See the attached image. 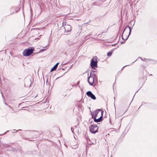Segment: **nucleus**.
I'll return each instance as SVG.
<instances>
[{"label": "nucleus", "instance_id": "obj_4", "mask_svg": "<svg viewBox=\"0 0 157 157\" xmlns=\"http://www.w3.org/2000/svg\"><path fill=\"white\" fill-rule=\"evenodd\" d=\"M98 128L96 125H92L90 128V131L91 133L95 134L98 132Z\"/></svg>", "mask_w": 157, "mask_h": 157}, {"label": "nucleus", "instance_id": "obj_7", "mask_svg": "<svg viewBox=\"0 0 157 157\" xmlns=\"http://www.w3.org/2000/svg\"><path fill=\"white\" fill-rule=\"evenodd\" d=\"M101 110L100 109H98L96 110L94 113L92 114V117L96 118L98 113Z\"/></svg>", "mask_w": 157, "mask_h": 157}, {"label": "nucleus", "instance_id": "obj_10", "mask_svg": "<svg viewBox=\"0 0 157 157\" xmlns=\"http://www.w3.org/2000/svg\"><path fill=\"white\" fill-rule=\"evenodd\" d=\"M59 64V63H56L54 66L51 69V72L52 71L55 70L57 68Z\"/></svg>", "mask_w": 157, "mask_h": 157}, {"label": "nucleus", "instance_id": "obj_8", "mask_svg": "<svg viewBox=\"0 0 157 157\" xmlns=\"http://www.w3.org/2000/svg\"><path fill=\"white\" fill-rule=\"evenodd\" d=\"M102 113L103 112L102 110H101V116L98 119H96V117H94V121L95 122H98L101 121L102 119Z\"/></svg>", "mask_w": 157, "mask_h": 157}, {"label": "nucleus", "instance_id": "obj_15", "mask_svg": "<svg viewBox=\"0 0 157 157\" xmlns=\"http://www.w3.org/2000/svg\"><path fill=\"white\" fill-rule=\"evenodd\" d=\"M71 130L72 132H73V130H74L73 128H71Z\"/></svg>", "mask_w": 157, "mask_h": 157}, {"label": "nucleus", "instance_id": "obj_17", "mask_svg": "<svg viewBox=\"0 0 157 157\" xmlns=\"http://www.w3.org/2000/svg\"><path fill=\"white\" fill-rule=\"evenodd\" d=\"M46 49H42V50H41V51H44L45 50H46Z\"/></svg>", "mask_w": 157, "mask_h": 157}, {"label": "nucleus", "instance_id": "obj_11", "mask_svg": "<svg viewBox=\"0 0 157 157\" xmlns=\"http://www.w3.org/2000/svg\"><path fill=\"white\" fill-rule=\"evenodd\" d=\"M94 71H91L90 73V76L89 77H92L93 78H94L96 77V75L94 73Z\"/></svg>", "mask_w": 157, "mask_h": 157}, {"label": "nucleus", "instance_id": "obj_19", "mask_svg": "<svg viewBox=\"0 0 157 157\" xmlns=\"http://www.w3.org/2000/svg\"><path fill=\"white\" fill-rule=\"evenodd\" d=\"M47 48V46H46L44 47V48Z\"/></svg>", "mask_w": 157, "mask_h": 157}, {"label": "nucleus", "instance_id": "obj_12", "mask_svg": "<svg viewBox=\"0 0 157 157\" xmlns=\"http://www.w3.org/2000/svg\"><path fill=\"white\" fill-rule=\"evenodd\" d=\"M112 54V52H109L107 54V55L109 56H110Z\"/></svg>", "mask_w": 157, "mask_h": 157}, {"label": "nucleus", "instance_id": "obj_6", "mask_svg": "<svg viewBox=\"0 0 157 157\" xmlns=\"http://www.w3.org/2000/svg\"><path fill=\"white\" fill-rule=\"evenodd\" d=\"M94 78H93L92 77H89L88 78V82L89 84L92 86L93 85V83L94 82Z\"/></svg>", "mask_w": 157, "mask_h": 157}, {"label": "nucleus", "instance_id": "obj_1", "mask_svg": "<svg viewBox=\"0 0 157 157\" xmlns=\"http://www.w3.org/2000/svg\"><path fill=\"white\" fill-rule=\"evenodd\" d=\"M63 26L64 29V33L65 34H69L71 30V25L67 24L63 25Z\"/></svg>", "mask_w": 157, "mask_h": 157}, {"label": "nucleus", "instance_id": "obj_21", "mask_svg": "<svg viewBox=\"0 0 157 157\" xmlns=\"http://www.w3.org/2000/svg\"><path fill=\"white\" fill-rule=\"evenodd\" d=\"M124 67H125V66L123 67L122 69H123Z\"/></svg>", "mask_w": 157, "mask_h": 157}, {"label": "nucleus", "instance_id": "obj_20", "mask_svg": "<svg viewBox=\"0 0 157 157\" xmlns=\"http://www.w3.org/2000/svg\"><path fill=\"white\" fill-rule=\"evenodd\" d=\"M73 86H74V85H72V87H73Z\"/></svg>", "mask_w": 157, "mask_h": 157}, {"label": "nucleus", "instance_id": "obj_22", "mask_svg": "<svg viewBox=\"0 0 157 157\" xmlns=\"http://www.w3.org/2000/svg\"><path fill=\"white\" fill-rule=\"evenodd\" d=\"M5 104L6 105V103H5Z\"/></svg>", "mask_w": 157, "mask_h": 157}, {"label": "nucleus", "instance_id": "obj_2", "mask_svg": "<svg viewBox=\"0 0 157 157\" xmlns=\"http://www.w3.org/2000/svg\"><path fill=\"white\" fill-rule=\"evenodd\" d=\"M33 50L32 48L25 49L23 52V55L25 56H30L33 52Z\"/></svg>", "mask_w": 157, "mask_h": 157}, {"label": "nucleus", "instance_id": "obj_3", "mask_svg": "<svg viewBox=\"0 0 157 157\" xmlns=\"http://www.w3.org/2000/svg\"><path fill=\"white\" fill-rule=\"evenodd\" d=\"M97 59V57L95 56L91 60L90 65L93 68H94V67H97L98 63Z\"/></svg>", "mask_w": 157, "mask_h": 157}, {"label": "nucleus", "instance_id": "obj_9", "mask_svg": "<svg viewBox=\"0 0 157 157\" xmlns=\"http://www.w3.org/2000/svg\"><path fill=\"white\" fill-rule=\"evenodd\" d=\"M127 28H128L129 29V35H128V36H129V35L131 34V28L129 26H127L124 29L123 31V33H122V39L123 40H124V38H123V33H124V32L125 31V30Z\"/></svg>", "mask_w": 157, "mask_h": 157}, {"label": "nucleus", "instance_id": "obj_13", "mask_svg": "<svg viewBox=\"0 0 157 157\" xmlns=\"http://www.w3.org/2000/svg\"><path fill=\"white\" fill-rule=\"evenodd\" d=\"M80 83V82L78 81L76 84H75L74 86H77Z\"/></svg>", "mask_w": 157, "mask_h": 157}, {"label": "nucleus", "instance_id": "obj_18", "mask_svg": "<svg viewBox=\"0 0 157 157\" xmlns=\"http://www.w3.org/2000/svg\"><path fill=\"white\" fill-rule=\"evenodd\" d=\"M128 38V37H127V38H126L125 40H126Z\"/></svg>", "mask_w": 157, "mask_h": 157}, {"label": "nucleus", "instance_id": "obj_14", "mask_svg": "<svg viewBox=\"0 0 157 157\" xmlns=\"http://www.w3.org/2000/svg\"><path fill=\"white\" fill-rule=\"evenodd\" d=\"M1 93L2 94V96L3 98H4V95L2 91L1 92Z\"/></svg>", "mask_w": 157, "mask_h": 157}, {"label": "nucleus", "instance_id": "obj_16", "mask_svg": "<svg viewBox=\"0 0 157 157\" xmlns=\"http://www.w3.org/2000/svg\"><path fill=\"white\" fill-rule=\"evenodd\" d=\"M139 58H140V59H141V60H142V61H144V60H143V59H142L141 57H139Z\"/></svg>", "mask_w": 157, "mask_h": 157}, {"label": "nucleus", "instance_id": "obj_5", "mask_svg": "<svg viewBox=\"0 0 157 157\" xmlns=\"http://www.w3.org/2000/svg\"><path fill=\"white\" fill-rule=\"evenodd\" d=\"M86 95L93 100H95L96 98L95 96L90 91H88L86 92Z\"/></svg>", "mask_w": 157, "mask_h": 157}]
</instances>
